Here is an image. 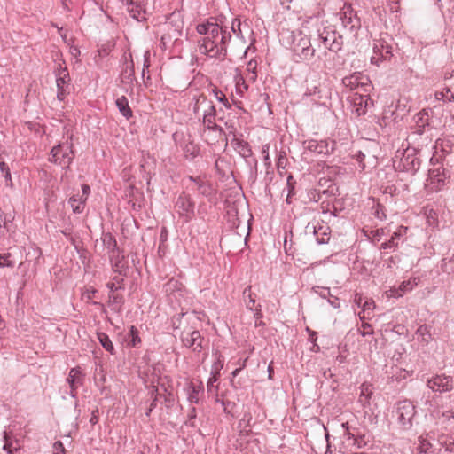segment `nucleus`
<instances>
[{
    "label": "nucleus",
    "instance_id": "51",
    "mask_svg": "<svg viewBox=\"0 0 454 454\" xmlns=\"http://www.w3.org/2000/svg\"><path fill=\"white\" fill-rule=\"evenodd\" d=\"M223 359L222 358L221 356H219L216 358V361L212 365L211 373L220 376V371L223 369Z\"/></svg>",
    "mask_w": 454,
    "mask_h": 454
},
{
    "label": "nucleus",
    "instance_id": "16",
    "mask_svg": "<svg viewBox=\"0 0 454 454\" xmlns=\"http://www.w3.org/2000/svg\"><path fill=\"white\" fill-rule=\"evenodd\" d=\"M126 9L129 15L136 20L141 22L145 21L146 20L145 18V5L142 4L141 0H135L133 4H126Z\"/></svg>",
    "mask_w": 454,
    "mask_h": 454
},
{
    "label": "nucleus",
    "instance_id": "29",
    "mask_svg": "<svg viewBox=\"0 0 454 454\" xmlns=\"http://www.w3.org/2000/svg\"><path fill=\"white\" fill-rule=\"evenodd\" d=\"M86 200H83L80 196V193L74 194L69 200L68 204L72 207V210L74 214H81L83 212L85 207Z\"/></svg>",
    "mask_w": 454,
    "mask_h": 454
},
{
    "label": "nucleus",
    "instance_id": "48",
    "mask_svg": "<svg viewBox=\"0 0 454 454\" xmlns=\"http://www.w3.org/2000/svg\"><path fill=\"white\" fill-rule=\"evenodd\" d=\"M231 32L238 37H243L240 20L234 19L232 20L231 33Z\"/></svg>",
    "mask_w": 454,
    "mask_h": 454
},
{
    "label": "nucleus",
    "instance_id": "57",
    "mask_svg": "<svg viewBox=\"0 0 454 454\" xmlns=\"http://www.w3.org/2000/svg\"><path fill=\"white\" fill-rule=\"evenodd\" d=\"M363 331L361 332L362 336H366L373 333V331L372 330V325L368 323H363L362 324Z\"/></svg>",
    "mask_w": 454,
    "mask_h": 454
},
{
    "label": "nucleus",
    "instance_id": "54",
    "mask_svg": "<svg viewBox=\"0 0 454 454\" xmlns=\"http://www.w3.org/2000/svg\"><path fill=\"white\" fill-rule=\"evenodd\" d=\"M247 70L251 73L250 79L252 81H255L256 79V62L255 61H249L247 67Z\"/></svg>",
    "mask_w": 454,
    "mask_h": 454
},
{
    "label": "nucleus",
    "instance_id": "31",
    "mask_svg": "<svg viewBox=\"0 0 454 454\" xmlns=\"http://www.w3.org/2000/svg\"><path fill=\"white\" fill-rule=\"evenodd\" d=\"M372 395V389L371 385L362 384L360 387V395L358 398V403H361L363 407H366L370 404V398Z\"/></svg>",
    "mask_w": 454,
    "mask_h": 454
},
{
    "label": "nucleus",
    "instance_id": "7",
    "mask_svg": "<svg viewBox=\"0 0 454 454\" xmlns=\"http://www.w3.org/2000/svg\"><path fill=\"white\" fill-rule=\"evenodd\" d=\"M54 73L57 85V98L59 101H64L66 97L70 93L71 89L69 72L66 67H63L59 64V67Z\"/></svg>",
    "mask_w": 454,
    "mask_h": 454
},
{
    "label": "nucleus",
    "instance_id": "37",
    "mask_svg": "<svg viewBox=\"0 0 454 454\" xmlns=\"http://www.w3.org/2000/svg\"><path fill=\"white\" fill-rule=\"evenodd\" d=\"M14 266L15 261L12 259V255L10 253L0 254V268H13Z\"/></svg>",
    "mask_w": 454,
    "mask_h": 454
},
{
    "label": "nucleus",
    "instance_id": "11",
    "mask_svg": "<svg viewBox=\"0 0 454 454\" xmlns=\"http://www.w3.org/2000/svg\"><path fill=\"white\" fill-rule=\"evenodd\" d=\"M392 56L393 47L386 38L374 41L373 55L371 58L372 64L379 66L381 61L390 59Z\"/></svg>",
    "mask_w": 454,
    "mask_h": 454
},
{
    "label": "nucleus",
    "instance_id": "43",
    "mask_svg": "<svg viewBox=\"0 0 454 454\" xmlns=\"http://www.w3.org/2000/svg\"><path fill=\"white\" fill-rule=\"evenodd\" d=\"M442 269L444 272L453 273L454 272V254L451 258H444L442 261Z\"/></svg>",
    "mask_w": 454,
    "mask_h": 454
},
{
    "label": "nucleus",
    "instance_id": "17",
    "mask_svg": "<svg viewBox=\"0 0 454 454\" xmlns=\"http://www.w3.org/2000/svg\"><path fill=\"white\" fill-rule=\"evenodd\" d=\"M109 259L114 272L120 275H124L126 272V262L125 257L122 251L120 249L118 252H114L109 254Z\"/></svg>",
    "mask_w": 454,
    "mask_h": 454
},
{
    "label": "nucleus",
    "instance_id": "15",
    "mask_svg": "<svg viewBox=\"0 0 454 454\" xmlns=\"http://www.w3.org/2000/svg\"><path fill=\"white\" fill-rule=\"evenodd\" d=\"M176 207L180 215H185L187 220L192 219L194 213V202L189 196L180 195L176 201Z\"/></svg>",
    "mask_w": 454,
    "mask_h": 454
},
{
    "label": "nucleus",
    "instance_id": "19",
    "mask_svg": "<svg viewBox=\"0 0 454 454\" xmlns=\"http://www.w3.org/2000/svg\"><path fill=\"white\" fill-rule=\"evenodd\" d=\"M430 413L436 424L444 427H447L451 419L454 420V412L451 410L442 411L441 408L437 407L433 409Z\"/></svg>",
    "mask_w": 454,
    "mask_h": 454
},
{
    "label": "nucleus",
    "instance_id": "59",
    "mask_svg": "<svg viewBox=\"0 0 454 454\" xmlns=\"http://www.w3.org/2000/svg\"><path fill=\"white\" fill-rule=\"evenodd\" d=\"M387 295L389 297H395V298L403 296L402 292L400 291L399 287L398 288H395V287L390 288L387 292Z\"/></svg>",
    "mask_w": 454,
    "mask_h": 454
},
{
    "label": "nucleus",
    "instance_id": "46",
    "mask_svg": "<svg viewBox=\"0 0 454 454\" xmlns=\"http://www.w3.org/2000/svg\"><path fill=\"white\" fill-rule=\"evenodd\" d=\"M349 435L348 438H353L354 440V445H356L358 449H361L364 446H366L367 444V440L365 439V435H359V436H355L354 434H352L351 433H348V434Z\"/></svg>",
    "mask_w": 454,
    "mask_h": 454
},
{
    "label": "nucleus",
    "instance_id": "6",
    "mask_svg": "<svg viewBox=\"0 0 454 454\" xmlns=\"http://www.w3.org/2000/svg\"><path fill=\"white\" fill-rule=\"evenodd\" d=\"M342 84L350 90H356V94L368 93L372 88L369 77L361 72H355L343 77Z\"/></svg>",
    "mask_w": 454,
    "mask_h": 454
},
{
    "label": "nucleus",
    "instance_id": "50",
    "mask_svg": "<svg viewBox=\"0 0 454 454\" xmlns=\"http://www.w3.org/2000/svg\"><path fill=\"white\" fill-rule=\"evenodd\" d=\"M327 229L328 228H326L323 231L322 236L319 237L318 231L316 229V227H314V234L316 235V239H317L318 244H326L329 241L330 236H329V233L326 232Z\"/></svg>",
    "mask_w": 454,
    "mask_h": 454
},
{
    "label": "nucleus",
    "instance_id": "2",
    "mask_svg": "<svg viewBox=\"0 0 454 454\" xmlns=\"http://www.w3.org/2000/svg\"><path fill=\"white\" fill-rule=\"evenodd\" d=\"M192 109L201 122L200 135L208 144H215L224 135L221 126L216 123V109L214 103L205 95L198 96Z\"/></svg>",
    "mask_w": 454,
    "mask_h": 454
},
{
    "label": "nucleus",
    "instance_id": "23",
    "mask_svg": "<svg viewBox=\"0 0 454 454\" xmlns=\"http://www.w3.org/2000/svg\"><path fill=\"white\" fill-rule=\"evenodd\" d=\"M203 383L192 382L188 388V400L192 403H198L200 396L203 395Z\"/></svg>",
    "mask_w": 454,
    "mask_h": 454
},
{
    "label": "nucleus",
    "instance_id": "39",
    "mask_svg": "<svg viewBox=\"0 0 454 454\" xmlns=\"http://www.w3.org/2000/svg\"><path fill=\"white\" fill-rule=\"evenodd\" d=\"M122 282H123V278L119 277V276H115L114 277L111 281H109L107 284H106V286L107 288L112 292L114 293V291L118 290V289H121V285H122Z\"/></svg>",
    "mask_w": 454,
    "mask_h": 454
},
{
    "label": "nucleus",
    "instance_id": "18",
    "mask_svg": "<svg viewBox=\"0 0 454 454\" xmlns=\"http://www.w3.org/2000/svg\"><path fill=\"white\" fill-rule=\"evenodd\" d=\"M188 179L193 184V186L192 187V190H197L201 195L205 197H209L212 194V186L204 178L200 176L194 177L190 176Z\"/></svg>",
    "mask_w": 454,
    "mask_h": 454
},
{
    "label": "nucleus",
    "instance_id": "25",
    "mask_svg": "<svg viewBox=\"0 0 454 454\" xmlns=\"http://www.w3.org/2000/svg\"><path fill=\"white\" fill-rule=\"evenodd\" d=\"M406 228L401 226L396 231L393 233L390 239L380 245V249H395L398 247V241L401 237L405 233Z\"/></svg>",
    "mask_w": 454,
    "mask_h": 454
},
{
    "label": "nucleus",
    "instance_id": "30",
    "mask_svg": "<svg viewBox=\"0 0 454 454\" xmlns=\"http://www.w3.org/2000/svg\"><path fill=\"white\" fill-rule=\"evenodd\" d=\"M115 105L120 113L126 119H129L132 116V110L129 107L128 98L125 96L118 98L115 101Z\"/></svg>",
    "mask_w": 454,
    "mask_h": 454
},
{
    "label": "nucleus",
    "instance_id": "60",
    "mask_svg": "<svg viewBox=\"0 0 454 454\" xmlns=\"http://www.w3.org/2000/svg\"><path fill=\"white\" fill-rule=\"evenodd\" d=\"M308 195H309V200H313V201H315V202H317V201H319V200H320V194H319V192H318L317 190H315V189H314V190H310V191L309 192Z\"/></svg>",
    "mask_w": 454,
    "mask_h": 454
},
{
    "label": "nucleus",
    "instance_id": "41",
    "mask_svg": "<svg viewBox=\"0 0 454 454\" xmlns=\"http://www.w3.org/2000/svg\"><path fill=\"white\" fill-rule=\"evenodd\" d=\"M416 286H417L416 278L408 279V280L403 281L400 284L399 289L402 292V294L403 295V294H405L406 292L411 291Z\"/></svg>",
    "mask_w": 454,
    "mask_h": 454
},
{
    "label": "nucleus",
    "instance_id": "8",
    "mask_svg": "<svg viewBox=\"0 0 454 454\" xmlns=\"http://www.w3.org/2000/svg\"><path fill=\"white\" fill-rule=\"evenodd\" d=\"M336 146V141L328 139H308L303 142L305 150L314 153L317 155H330Z\"/></svg>",
    "mask_w": 454,
    "mask_h": 454
},
{
    "label": "nucleus",
    "instance_id": "40",
    "mask_svg": "<svg viewBox=\"0 0 454 454\" xmlns=\"http://www.w3.org/2000/svg\"><path fill=\"white\" fill-rule=\"evenodd\" d=\"M252 415L250 413L245 414L244 417L239 420V427H243L241 433H244L246 435H248L249 430H247L246 427H249L251 426Z\"/></svg>",
    "mask_w": 454,
    "mask_h": 454
},
{
    "label": "nucleus",
    "instance_id": "9",
    "mask_svg": "<svg viewBox=\"0 0 454 454\" xmlns=\"http://www.w3.org/2000/svg\"><path fill=\"white\" fill-rule=\"evenodd\" d=\"M396 414L399 423L403 428L408 429L412 426V419L416 414L414 404L409 400L397 403Z\"/></svg>",
    "mask_w": 454,
    "mask_h": 454
},
{
    "label": "nucleus",
    "instance_id": "27",
    "mask_svg": "<svg viewBox=\"0 0 454 454\" xmlns=\"http://www.w3.org/2000/svg\"><path fill=\"white\" fill-rule=\"evenodd\" d=\"M101 239L105 247L107 249L109 254L114 252H118V250H120L117 245L116 239L114 237L112 233H103Z\"/></svg>",
    "mask_w": 454,
    "mask_h": 454
},
{
    "label": "nucleus",
    "instance_id": "38",
    "mask_svg": "<svg viewBox=\"0 0 454 454\" xmlns=\"http://www.w3.org/2000/svg\"><path fill=\"white\" fill-rule=\"evenodd\" d=\"M212 93L214 94V96L219 102H221L222 104L224 105V106L226 108L231 107V104L228 102V99H227L225 94L222 90H220L218 88L214 87L212 89Z\"/></svg>",
    "mask_w": 454,
    "mask_h": 454
},
{
    "label": "nucleus",
    "instance_id": "52",
    "mask_svg": "<svg viewBox=\"0 0 454 454\" xmlns=\"http://www.w3.org/2000/svg\"><path fill=\"white\" fill-rule=\"evenodd\" d=\"M219 377V375L211 373V376L207 383V388L208 392H212L213 389L217 390V386H215V383L218 380Z\"/></svg>",
    "mask_w": 454,
    "mask_h": 454
},
{
    "label": "nucleus",
    "instance_id": "56",
    "mask_svg": "<svg viewBox=\"0 0 454 454\" xmlns=\"http://www.w3.org/2000/svg\"><path fill=\"white\" fill-rule=\"evenodd\" d=\"M354 158L359 163L361 169L364 170L365 168V165L364 163L365 154L359 151L354 155Z\"/></svg>",
    "mask_w": 454,
    "mask_h": 454
},
{
    "label": "nucleus",
    "instance_id": "32",
    "mask_svg": "<svg viewBox=\"0 0 454 454\" xmlns=\"http://www.w3.org/2000/svg\"><path fill=\"white\" fill-rule=\"evenodd\" d=\"M126 341L129 347H137L141 343L139 337V331L134 325L130 326L129 333L126 337Z\"/></svg>",
    "mask_w": 454,
    "mask_h": 454
},
{
    "label": "nucleus",
    "instance_id": "42",
    "mask_svg": "<svg viewBox=\"0 0 454 454\" xmlns=\"http://www.w3.org/2000/svg\"><path fill=\"white\" fill-rule=\"evenodd\" d=\"M0 171L3 174V176L6 181V185H12V176H11L10 168H9L8 165L3 160L0 161Z\"/></svg>",
    "mask_w": 454,
    "mask_h": 454
},
{
    "label": "nucleus",
    "instance_id": "44",
    "mask_svg": "<svg viewBox=\"0 0 454 454\" xmlns=\"http://www.w3.org/2000/svg\"><path fill=\"white\" fill-rule=\"evenodd\" d=\"M286 163L287 158L286 153L283 151L278 152L277 158V168L280 173L286 168Z\"/></svg>",
    "mask_w": 454,
    "mask_h": 454
},
{
    "label": "nucleus",
    "instance_id": "3",
    "mask_svg": "<svg viewBox=\"0 0 454 454\" xmlns=\"http://www.w3.org/2000/svg\"><path fill=\"white\" fill-rule=\"evenodd\" d=\"M288 44L296 62L310 59L315 54L309 36L302 30L292 31L288 36Z\"/></svg>",
    "mask_w": 454,
    "mask_h": 454
},
{
    "label": "nucleus",
    "instance_id": "47",
    "mask_svg": "<svg viewBox=\"0 0 454 454\" xmlns=\"http://www.w3.org/2000/svg\"><path fill=\"white\" fill-rule=\"evenodd\" d=\"M248 86L247 85L245 79L242 76L236 77V90L237 93L242 95L244 91L247 90Z\"/></svg>",
    "mask_w": 454,
    "mask_h": 454
},
{
    "label": "nucleus",
    "instance_id": "33",
    "mask_svg": "<svg viewBox=\"0 0 454 454\" xmlns=\"http://www.w3.org/2000/svg\"><path fill=\"white\" fill-rule=\"evenodd\" d=\"M183 151L186 159L192 160L199 155L200 148L194 142L188 141L185 143Z\"/></svg>",
    "mask_w": 454,
    "mask_h": 454
},
{
    "label": "nucleus",
    "instance_id": "35",
    "mask_svg": "<svg viewBox=\"0 0 454 454\" xmlns=\"http://www.w3.org/2000/svg\"><path fill=\"white\" fill-rule=\"evenodd\" d=\"M375 307H376V305H375V301H373V299H372V298L365 299V301L363 303V308H362L363 316L361 315V313H359L360 318L362 320L364 319L366 317V314H367V316H369L370 313L374 310Z\"/></svg>",
    "mask_w": 454,
    "mask_h": 454
},
{
    "label": "nucleus",
    "instance_id": "14",
    "mask_svg": "<svg viewBox=\"0 0 454 454\" xmlns=\"http://www.w3.org/2000/svg\"><path fill=\"white\" fill-rule=\"evenodd\" d=\"M181 340L185 347L192 348L194 352L201 351L203 337L199 331L194 330L188 333H183Z\"/></svg>",
    "mask_w": 454,
    "mask_h": 454
},
{
    "label": "nucleus",
    "instance_id": "28",
    "mask_svg": "<svg viewBox=\"0 0 454 454\" xmlns=\"http://www.w3.org/2000/svg\"><path fill=\"white\" fill-rule=\"evenodd\" d=\"M430 328L431 327L427 325H421L415 333L418 340L424 345H427L432 340Z\"/></svg>",
    "mask_w": 454,
    "mask_h": 454
},
{
    "label": "nucleus",
    "instance_id": "58",
    "mask_svg": "<svg viewBox=\"0 0 454 454\" xmlns=\"http://www.w3.org/2000/svg\"><path fill=\"white\" fill-rule=\"evenodd\" d=\"M90 192V187L88 184H82V193L80 194V196L82 198L83 200L87 201Z\"/></svg>",
    "mask_w": 454,
    "mask_h": 454
},
{
    "label": "nucleus",
    "instance_id": "34",
    "mask_svg": "<svg viewBox=\"0 0 454 454\" xmlns=\"http://www.w3.org/2000/svg\"><path fill=\"white\" fill-rule=\"evenodd\" d=\"M98 340L99 343L102 345V347L109 353L114 354V346L110 340L109 336L105 333H97Z\"/></svg>",
    "mask_w": 454,
    "mask_h": 454
},
{
    "label": "nucleus",
    "instance_id": "1",
    "mask_svg": "<svg viewBox=\"0 0 454 454\" xmlns=\"http://www.w3.org/2000/svg\"><path fill=\"white\" fill-rule=\"evenodd\" d=\"M196 32L201 35L197 42L200 54L219 60L226 58L231 34L226 27L217 23L216 18L209 17L197 24Z\"/></svg>",
    "mask_w": 454,
    "mask_h": 454
},
{
    "label": "nucleus",
    "instance_id": "13",
    "mask_svg": "<svg viewBox=\"0 0 454 454\" xmlns=\"http://www.w3.org/2000/svg\"><path fill=\"white\" fill-rule=\"evenodd\" d=\"M318 38L323 45L331 51L338 52L342 48V36L333 30H328L325 27L323 31H318Z\"/></svg>",
    "mask_w": 454,
    "mask_h": 454
},
{
    "label": "nucleus",
    "instance_id": "45",
    "mask_svg": "<svg viewBox=\"0 0 454 454\" xmlns=\"http://www.w3.org/2000/svg\"><path fill=\"white\" fill-rule=\"evenodd\" d=\"M386 235V230L384 228L372 230L368 237L373 241L378 242L381 239L382 236Z\"/></svg>",
    "mask_w": 454,
    "mask_h": 454
},
{
    "label": "nucleus",
    "instance_id": "10",
    "mask_svg": "<svg viewBox=\"0 0 454 454\" xmlns=\"http://www.w3.org/2000/svg\"><path fill=\"white\" fill-rule=\"evenodd\" d=\"M427 386L433 392L445 393L450 392L454 387V381L452 376L444 373L435 374L426 380Z\"/></svg>",
    "mask_w": 454,
    "mask_h": 454
},
{
    "label": "nucleus",
    "instance_id": "21",
    "mask_svg": "<svg viewBox=\"0 0 454 454\" xmlns=\"http://www.w3.org/2000/svg\"><path fill=\"white\" fill-rule=\"evenodd\" d=\"M370 101L369 95L367 93L356 94L353 98L355 112L357 115H363L366 113V108Z\"/></svg>",
    "mask_w": 454,
    "mask_h": 454
},
{
    "label": "nucleus",
    "instance_id": "64",
    "mask_svg": "<svg viewBox=\"0 0 454 454\" xmlns=\"http://www.w3.org/2000/svg\"><path fill=\"white\" fill-rule=\"evenodd\" d=\"M53 448H54V450L56 451L55 453L65 454V448H64L63 443L60 441H57L53 444Z\"/></svg>",
    "mask_w": 454,
    "mask_h": 454
},
{
    "label": "nucleus",
    "instance_id": "61",
    "mask_svg": "<svg viewBox=\"0 0 454 454\" xmlns=\"http://www.w3.org/2000/svg\"><path fill=\"white\" fill-rule=\"evenodd\" d=\"M364 301H365V299L363 297V295L361 294L356 293L355 294V296H354V303L357 307L363 308V303H364Z\"/></svg>",
    "mask_w": 454,
    "mask_h": 454
},
{
    "label": "nucleus",
    "instance_id": "53",
    "mask_svg": "<svg viewBox=\"0 0 454 454\" xmlns=\"http://www.w3.org/2000/svg\"><path fill=\"white\" fill-rule=\"evenodd\" d=\"M450 92V89L446 90V92L444 91H437L435 92V98L437 100H445V98L448 101H454V94H451L450 98L447 97V94Z\"/></svg>",
    "mask_w": 454,
    "mask_h": 454
},
{
    "label": "nucleus",
    "instance_id": "26",
    "mask_svg": "<svg viewBox=\"0 0 454 454\" xmlns=\"http://www.w3.org/2000/svg\"><path fill=\"white\" fill-rule=\"evenodd\" d=\"M417 129L414 131L417 134H422L426 126L429 125L428 113L426 110L419 112L413 118Z\"/></svg>",
    "mask_w": 454,
    "mask_h": 454
},
{
    "label": "nucleus",
    "instance_id": "62",
    "mask_svg": "<svg viewBox=\"0 0 454 454\" xmlns=\"http://www.w3.org/2000/svg\"><path fill=\"white\" fill-rule=\"evenodd\" d=\"M329 304H331L332 307L334 309H339L340 307V299L337 297H334L333 295H330V298L328 299Z\"/></svg>",
    "mask_w": 454,
    "mask_h": 454
},
{
    "label": "nucleus",
    "instance_id": "63",
    "mask_svg": "<svg viewBox=\"0 0 454 454\" xmlns=\"http://www.w3.org/2000/svg\"><path fill=\"white\" fill-rule=\"evenodd\" d=\"M374 215L380 220H383L386 218V215L383 212V207L380 205L377 206Z\"/></svg>",
    "mask_w": 454,
    "mask_h": 454
},
{
    "label": "nucleus",
    "instance_id": "22",
    "mask_svg": "<svg viewBox=\"0 0 454 454\" xmlns=\"http://www.w3.org/2000/svg\"><path fill=\"white\" fill-rule=\"evenodd\" d=\"M231 145L235 151L243 158H249L252 156L253 152L250 145L240 138H233L231 141Z\"/></svg>",
    "mask_w": 454,
    "mask_h": 454
},
{
    "label": "nucleus",
    "instance_id": "12",
    "mask_svg": "<svg viewBox=\"0 0 454 454\" xmlns=\"http://www.w3.org/2000/svg\"><path fill=\"white\" fill-rule=\"evenodd\" d=\"M342 26L350 32H356L361 27V20L350 4L345 3L340 12Z\"/></svg>",
    "mask_w": 454,
    "mask_h": 454
},
{
    "label": "nucleus",
    "instance_id": "4",
    "mask_svg": "<svg viewBox=\"0 0 454 454\" xmlns=\"http://www.w3.org/2000/svg\"><path fill=\"white\" fill-rule=\"evenodd\" d=\"M393 167L396 171L414 175L420 167L417 150L414 147L398 149L393 158Z\"/></svg>",
    "mask_w": 454,
    "mask_h": 454
},
{
    "label": "nucleus",
    "instance_id": "5",
    "mask_svg": "<svg viewBox=\"0 0 454 454\" xmlns=\"http://www.w3.org/2000/svg\"><path fill=\"white\" fill-rule=\"evenodd\" d=\"M74 158L73 142L72 137H70V139L60 142L52 147L49 160L61 166L62 168L67 169Z\"/></svg>",
    "mask_w": 454,
    "mask_h": 454
},
{
    "label": "nucleus",
    "instance_id": "55",
    "mask_svg": "<svg viewBox=\"0 0 454 454\" xmlns=\"http://www.w3.org/2000/svg\"><path fill=\"white\" fill-rule=\"evenodd\" d=\"M269 150H270V145L269 144H266V145H262V154L263 155V160H264L266 165H270V164Z\"/></svg>",
    "mask_w": 454,
    "mask_h": 454
},
{
    "label": "nucleus",
    "instance_id": "20",
    "mask_svg": "<svg viewBox=\"0 0 454 454\" xmlns=\"http://www.w3.org/2000/svg\"><path fill=\"white\" fill-rule=\"evenodd\" d=\"M121 80L125 84H133V82L135 80V69L132 59L129 60L126 59L121 72Z\"/></svg>",
    "mask_w": 454,
    "mask_h": 454
},
{
    "label": "nucleus",
    "instance_id": "36",
    "mask_svg": "<svg viewBox=\"0 0 454 454\" xmlns=\"http://www.w3.org/2000/svg\"><path fill=\"white\" fill-rule=\"evenodd\" d=\"M425 215L429 226L434 227L438 224V215L433 208H426Z\"/></svg>",
    "mask_w": 454,
    "mask_h": 454
},
{
    "label": "nucleus",
    "instance_id": "24",
    "mask_svg": "<svg viewBox=\"0 0 454 454\" xmlns=\"http://www.w3.org/2000/svg\"><path fill=\"white\" fill-rule=\"evenodd\" d=\"M69 387H80L83 384L84 375L79 367L72 368L67 378Z\"/></svg>",
    "mask_w": 454,
    "mask_h": 454
},
{
    "label": "nucleus",
    "instance_id": "49",
    "mask_svg": "<svg viewBox=\"0 0 454 454\" xmlns=\"http://www.w3.org/2000/svg\"><path fill=\"white\" fill-rule=\"evenodd\" d=\"M243 295L245 297H248V302L247 303V308L252 310L255 304V299L253 296V294L251 292V286H247L245 288V290L243 292Z\"/></svg>",
    "mask_w": 454,
    "mask_h": 454
}]
</instances>
